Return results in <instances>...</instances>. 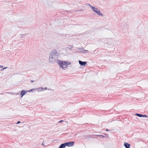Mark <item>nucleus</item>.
I'll return each instance as SVG.
<instances>
[{
  "mask_svg": "<svg viewBox=\"0 0 148 148\" xmlns=\"http://www.w3.org/2000/svg\"><path fill=\"white\" fill-rule=\"evenodd\" d=\"M143 117H145L148 118V116L146 115H143Z\"/></svg>",
  "mask_w": 148,
  "mask_h": 148,
  "instance_id": "obj_15",
  "label": "nucleus"
},
{
  "mask_svg": "<svg viewBox=\"0 0 148 148\" xmlns=\"http://www.w3.org/2000/svg\"><path fill=\"white\" fill-rule=\"evenodd\" d=\"M33 89H32L30 90V91H32Z\"/></svg>",
  "mask_w": 148,
  "mask_h": 148,
  "instance_id": "obj_25",
  "label": "nucleus"
},
{
  "mask_svg": "<svg viewBox=\"0 0 148 148\" xmlns=\"http://www.w3.org/2000/svg\"><path fill=\"white\" fill-rule=\"evenodd\" d=\"M25 34H20V37L21 38H24L25 36Z\"/></svg>",
  "mask_w": 148,
  "mask_h": 148,
  "instance_id": "obj_14",
  "label": "nucleus"
},
{
  "mask_svg": "<svg viewBox=\"0 0 148 148\" xmlns=\"http://www.w3.org/2000/svg\"><path fill=\"white\" fill-rule=\"evenodd\" d=\"M44 90V89L43 87L39 88L38 89V91H42Z\"/></svg>",
  "mask_w": 148,
  "mask_h": 148,
  "instance_id": "obj_12",
  "label": "nucleus"
},
{
  "mask_svg": "<svg viewBox=\"0 0 148 148\" xmlns=\"http://www.w3.org/2000/svg\"><path fill=\"white\" fill-rule=\"evenodd\" d=\"M45 89H46V90L47 89V87H45Z\"/></svg>",
  "mask_w": 148,
  "mask_h": 148,
  "instance_id": "obj_23",
  "label": "nucleus"
},
{
  "mask_svg": "<svg viewBox=\"0 0 148 148\" xmlns=\"http://www.w3.org/2000/svg\"><path fill=\"white\" fill-rule=\"evenodd\" d=\"M31 82L32 83V82H34V81L33 80H31Z\"/></svg>",
  "mask_w": 148,
  "mask_h": 148,
  "instance_id": "obj_20",
  "label": "nucleus"
},
{
  "mask_svg": "<svg viewBox=\"0 0 148 148\" xmlns=\"http://www.w3.org/2000/svg\"><path fill=\"white\" fill-rule=\"evenodd\" d=\"M64 121L62 120H61L60 121H59L58 122V123H61L62 122H63Z\"/></svg>",
  "mask_w": 148,
  "mask_h": 148,
  "instance_id": "obj_18",
  "label": "nucleus"
},
{
  "mask_svg": "<svg viewBox=\"0 0 148 148\" xmlns=\"http://www.w3.org/2000/svg\"><path fill=\"white\" fill-rule=\"evenodd\" d=\"M27 92V91H25L24 90H22L21 91V93L20 94L21 98H22L23 96Z\"/></svg>",
  "mask_w": 148,
  "mask_h": 148,
  "instance_id": "obj_6",
  "label": "nucleus"
},
{
  "mask_svg": "<svg viewBox=\"0 0 148 148\" xmlns=\"http://www.w3.org/2000/svg\"><path fill=\"white\" fill-rule=\"evenodd\" d=\"M106 131H109V130L108 129H107L106 130Z\"/></svg>",
  "mask_w": 148,
  "mask_h": 148,
  "instance_id": "obj_22",
  "label": "nucleus"
},
{
  "mask_svg": "<svg viewBox=\"0 0 148 148\" xmlns=\"http://www.w3.org/2000/svg\"><path fill=\"white\" fill-rule=\"evenodd\" d=\"M3 67V66H2V65L0 66V68H2Z\"/></svg>",
  "mask_w": 148,
  "mask_h": 148,
  "instance_id": "obj_19",
  "label": "nucleus"
},
{
  "mask_svg": "<svg viewBox=\"0 0 148 148\" xmlns=\"http://www.w3.org/2000/svg\"><path fill=\"white\" fill-rule=\"evenodd\" d=\"M138 117H143V114H140L138 113H136L135 114Z\"/></svg>",
  "mask_w": 148,
  "mask_h": 148,
  "instance_id": "obj_11",
  "label": "nucleus"
},
{
  "mask_svg": "<svg viewBox=\"0 0 148 148\" xmlns=\"http://www.w3.org/2000/svg\"><path fill=\"white\" fill-rule=\"evenodd\" d=\"M66 147L65 143L61 144L58 148H64Z\"/></svg>",
  "mask_w": 148,
  "mask_h": 148,
  "instance_id": "obj_9",
  "label": "nucleus"
},
{
  "mask_svg": "<svg viewBox=\"0 0 148 148\" xmlns=\"http://www.w3.org/2000/svg\"><path fill=\"white\" fill-rule=\"evenodd\" d=\"M73 48V47H72V46H71V47H70V48Z\"/></svg>",
  "mask_w": 148,
  "mask_h": 148,
  "instance_id": "obj_24",
  "label": "nucleus"
},
{
  "mask_svg": "<svg viewBox=\"0 0 148 148\" xmlns=\"http://www.w3.org/2000/svg\"><path fill=\"white\" fill-rule=\"evenodd\" d=\"M124 145L125 148H130V145L127 143H124Z\"/></svg>",
  "mask_w": 148,
  "mask_h": 148,
  "instance_id": "obj_7",
  "label": "nucleus"
},
{
  "mask_svg": "<svg viewBox=\"0 0 148 148\" xmlns=\"http://www.w3.org/2000/svg\"><path fill=\"white\" fill-rule=\"evenodd\" d=\"M66 146H67L69 147L73 146L74 145V142L72 141L70 142H67L65 143Z\"/></svg>",
  "mask_w": 148,
  "mask_h": 148,
  "instance_id": "obj_4",
  "label": "nucleus"
},
{
  "mask_svg": "<svg viewBox=\"0 0 148 148\" xmlns=\"http://www.w3.org/2000/svg\"><path fill=\"white\" fill-rule=\"evenodd\" d=\"M58 54L57 51L54 49L51 52L49 56V61L50 62L53 63L57 60L58 58Z\"/></svg>",
  "mask_w": 148,
  "mask_h": 148,
  "instance_id": "obj_1",
  "label": "nucleus"
},
{
  "mask_svg": "<svg viewBox=\"0 0 148 148\" xmlns=\"http://www.w3.org/2000/svg\"><path fill=\"white\" fill-rule=\"evenodd\" d=\"M97 136L96 138H104L105 137V136H104L101 135H96Z\"/></svg>",
  "mask_w": 148,
  "mask_h": 148,
  "instance_id": "obj_10",
  "label": "nucleus"
},
{
  "mask_svg": "<svg viewBox=\"0 0 148 148\" xmlns=\"http://www.w3.org/2000/svg\"><path fill=\"white\" fill-rule=\"evenodd\" d=\"M88 4V5H89V6H90L91 7V6H91V5H90V4Z\"/></svg>",
  "mask_w": 148,
  "mask_h": 148,
  "instance_id": "obj_21",
  "label": "nucleus"
},
{
  "mask_svg": "<svg viewBox=\"0 0 148 148\" xmlns=\"http://www.w3.org/2000/svg\"><path fill=\"white\" fill-rule=\"evenodd\" d=\"M79 49L81 50L80 51V52L82 53H86V52H87L88 51V50H85L83 49H82L81 48H79Z\"/></svg>",
  "mask_w": 148,
  "mask_h": 148,
  "instance_id": "obj_8",
  "label": "nucleus"
},
{
  "mask_svg": "<svg viewBox=\"0 0 148 148\" xmlns=\"http://www.w3.org/2000/svg\"><path fill=\"white\" fill-rule=\"evenodd\" d=\"M67 62L66 61H64L60 60H57V63L60 66V67L64 69L66 68V64Z\"/></svg>",
  "mask_w": 148,
  "mask_h": 148,
  "instance_id": "obj_2",
  "label": "nucleus"
},
{
  "mask_svg": "<svg viewBox=\"0 0 148 148\" xmlns=\"http://www.w3.org/2000/svg\"><path fill=\"white\" fill-rule=\"evenodd\" d=\"M67 62H66V66L67 67V66L68 65H70L71 64V62H70L69 61H66Z\"/></svg>",
  "mask_w": 148,
  "mask_h": 148,
  "instance_id": "obj_13",
  "label": "nucleus"
},
{
  "mask_svg": "<svg viewBox=\"0 0 148 148\" xmlns=\"http://www.w3.org/2000/svg\"><path fill=\"white\" fill-rule=\"evenodd\" d=\"M20 123H21L20 121H18L16 123V124H18Z\"/></svg>",
  "mask_w": 148,
  "mask_h": 148,
  "instance_id": "obj_17",
  "label": "nucleus"
},
{
  "mask_svg": "<svg viewBox=\"0 0 148 148\" xmlns=\"http://www.w3.org/2000/svg\"><path fill=\"white\" fill-rule=\"evenodd\" d=\"M91 9H92L93 11L95 12L96 13H97L98 15L103 16V14L101 13L100 11V10H98L97 8H95L93 6H91Z\"/></svg>",
  "mask_w": 148,
  "mask_h": 148,
  "instance_id": "obj_3",
  "label": "nucleus"
},
{
  "mask_svg": "<svg viewBox=\"0 0 148 148\" xmlns=\"http://www.w3.org/2000/svg\"><path fill=\"white\" fill-rule=\"evenodd\" d=\"M7 68V67H4V68H3V69H2L1 70V71H3V70H4V69H6Z\"/></svg>",
  "mask_w": 148,
  "mask_h": 148,
  "instance_id": "obj_16",
  "label": "nucleus"
},
{
  "mask_svg": "<svg viewBox=\"0 0 148 148\" xmlns=\"http://www.w3.org/2000/svg\"><path fill=\"white\" fill-rule=\"evenodd\" d=\"M79 64L82 66H85L86 64V62H83L79 60Z\"/></svg>",
  "mask_w": 148,
  "mask_h": 148,
  "instance_id": "obj_5",
  "label": "nucleus"
}]
</instances>
